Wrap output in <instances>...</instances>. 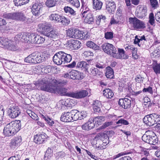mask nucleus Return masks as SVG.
<instances>
[{
  "label": "nucleus",
  "mask_w": 160,
  "mask_h": 160,
  "mask_svg": "<svg viewBox=\"0 0 160 160\" xmlns=\"http://www.w3.org/2000/svg\"><path fill=\"white\" fill-rule=\"evenodd\" d=\"M57 81L55 79L50 82L44 83L41 86L42 90L52 93L71 97L72 92H68V89L57 86Z\"/></svg>",
  "instance_id": "nucleus-1"
},
{
  "label": "nucleus",
  "mask_w": 160,
  "mask_h": 160,
  "mask_svg": "<svg viewBox=\"0 0 160 160\" xmlns=\"http://www.w3.org/2000/svg\"><path fill=\"white\" fill-rule=\"evenodd\" d=\"M21 123L19 120L12 121L7 124L3 129V133L6 136L14 135L20 129Z\"/></svg>",
  "instance_id": "nucleus-2"
},
{
  "label": "nucleus",
  "mask_w": 160,
  "mask_h": 160,
  "mask_svg": "<svg viewBox=\"0 0 160 160\" xmlns=\"http://www.w3.org/2000/svg\"><path fill=\"white\" fill-rule=\"evenodd\" d=\"M160 121V116L156 113L148 115L143 119L145 123L148 126H152Z\"/></svg>",
  "instance_id": "nucleus-3"
},
{
  "label": "nucleus",
  "mask_w": 160,
  "mask_h": 160,
  "mask_svg": "<svg viewBox=\"0 0 160 160\" xmlns=\"http://www.w3.org/2000/svg\"><path fill=\"white\" fill-rule=\"evenodd\" d=\"M4 18L8 19L17 20L25 21L28 19L21 12L5 13L3 15Z\"/></svg>",
  "instance_id": "nucleus-4"
},
{
  "label": "nucleus",
  "mask_w": 160,
  "mask_h": 160,
  "mask_svg": "<svg viewBox=\"0 0 160 160\" xmlns=\"http://www.w3.org/2000/svg\"><path fill=\"white\" fill-rule=\"evenodd\" d=\"M129 22L133 28L136 30H140L144 29L146 27L144 22L136 18H129Z\"/></svg>",
  "instance_id": "nucleus-5"
},
{
  "label": "nucleus",
  "mask_w": 160,
  "mask_h": 160,
  "mask_svg": "<svg viewBox=\"0 0 160 160\" xmlns=\"http://www.w3.org/2000/svg\"><path fill=\"white\" fill-rule=\"evenodd\" d=\"M51 29L50 26L46 25L43 26L42 29L39 28L38 30L43 34L44 36L48 37L54 38L57 36L55 31L54 30H50Z\"/></svg>",
  "instance_id": "nucleus-6"
},
{
  "label": "nucleus",
  "mask_w": 160,
  "mask_h": 160,
  "mask_svg": "<svg viewBox=\"0 0 160 160\" xmlns=\"http://www.w3.org/2000/svg\"><path fill=\"white\" fill-rule=\"evenodd\" d=\"M63 44L65 46L68 47L69 49L72 50H77L81 47L82 44L79 41H63Z\"/></svg>",
  "instance_id": "nucleus-7"
},
{
  "label": "nucleus",
  "mask_w": 160,
  "mask_h": 160,
  "mask_svg": "<svg viewBox=\"0 0 160 160\" xmlns=\"http://www.w3.org/2000/svg\"><path fill=\"white\" fill-rule=\"evenodd\" d=\"M102 49L106 53L113 57L115 52H116V48L111 44L106 43L102 45Z\"/></svg>",
  "instance_id": "nucleus-8"
},
{
  "label": "nucleus",
  "mask_w": 160,
  "mask_h": 160,
  "mask_svg": "<svg viewBox=\"0 0 160 160\" xmlns=\"http://www.w3.org/2000/svg\"><path fill=\"white\" fill-rule=\"evenodd\" d=\"M8 113L9 116L14 118L18 116L21 112L17 106H12L9 108Z\"/></svg>",
  "instance_id": "nucleus-9"
},
{
  "label": "nucleus",
  "mask_w": 160,
  "mask_h": 160,
  "mask_svg": "<svg viewBox=\"0 0 160 160\" xmlns=\"http://www.w3.org/2000/svg\"><path fill=\"white\" fill-rule=\"evenodd\" d=\"M0 46L12 51H15L16 48L12 41H0Z\"/></svg>",
  "instance_id": "nucleus-10"
},
{
  "label": "nucleus",
  "mask_w": 160,
  "mask_h": 160,
  "mask_svg": "<svg viewBox=\"0 0 160 160\" xmlns=\"http://www.w3.org/2000/svg\"><path fill=\"white\" fill-rule=\"evenodd\" d=\"M118 104L120 107L124 109L130 108L131 105V100L127 98L120 99Z\"/></svg>",
  "instance_id": "nucleus-11"
},
{
  "label": "nucleus",
  "mask_w": 160,
  "mask_h": 160,
  "mask_svg": "<svg viewBox=\"0 0 160 160\" xmlns=\"http://www.w3.org/2000/svg\"><path fill=\"white\" fill-rule=\"evenodd\" d=\"M112 57L117 59H126L128 58V56L125 54L123 49L118 48V52L116 50V52H115Z\"/></svg>",
  "instance_id": "nucleus-12"
},
{
  "label": "nucleus",
  "mask_w": 160,
  "mask_h": 160,
  "mask_svg": "<svg viewBox=\"0 0 160 160\" xmlns=\"http://www.w3.org/2000/svg\"><path fill=\"white\" fill-rule=\"evenodd\" d=\"M88 92L85 90H82L79 92H72L71 97L76 98H81L88 95Z\"/></svg>",
  "instance_id": "nucleus-13"
},
{
  "label": "nucleus",
  "mask_w": 160,
  "mask_h": 160,
  "mask_svg": "<svg viewBox=\"0 0 160 160\" xmlns=\"http://www.w3.org/2000/svg\"><path fill=\"white\" fill-rule=\"evenodd\" d=\"M74 36L73 38L80 40L85 39L86 33L82 31L79 30L77 28H74Z\"/></svg>",
  "instance_id": "nucleus-14"
},
{
  "label": "nucleus",
  "mask_w": 160,
  "mask_h": 160,
  "mask_svg": "<svg viewBox=\"0 0 160 160\" xmlns=\"http://www.w3.org/2000/svg\"><path fill=\"white\" fill-rule=\"evenodd\" d=\"M62 51L56 53L53 57V60L56 64L60 65L63 62Z\"/></svg>",
  "instance_id": "nucleus-15"
},
{
  "label": "nucleus",
  "mask_w": 160,
  "mask_h": 160,
  "mask_svg": "<svg viewBox=\"0 0 160 160\" xmlns=\"http://www.w3.org/2000/svg\"><path fill=\"white\" fill-rule=\"evenodd\" d=\"M46 137V135L45 133L37 134L34 136V142L38 144H42L44 142Z\"/></svg>",
  "instance_id": "nucleus-16"
},
{
  "label": "nucleus",
  "mask_w": 160,
  "mask_h": 160,
  "mask_svg": "<svg viewBox=\"0 0 160 160\" xmlns=\"http://www.w3.org/2000/svg\"><path fill=\"white\" fill-rule=\"evenodd\" d=\"M21 142L22 138L21 137L18 136L12 140L10 143V146L11 148H15L16 147L20 145Z\"/></svg>",
  "instance_id": "nucleus-17"
},
{
  "label": "nucleus",
  "mask_w": 160,
  "mask_h": 160,
  "mask_svg": "<svg viewBox=\"0 0 160 160\" xmlns=\"http://www.w3.org/2000/svg\"><path fill=\"white\" fill-rule=\"evenodd\" d=\"M147 8L145 7H140L138 11L137 16L139 18H144L147 14Z\"/></svg>",
  "instance_id": "nucleus-18"
},
{
  "label": "nucleus",
  "mask_w": 160,
  "mask_h": 160,
  "mask_svg": "<svg viewBox=\"0 0 160 160\" xmlns=\"http://www.w3.org/2000/svg\"><path fill=\"white\" fill-rule=\"evenodd\" d=\"M72 114L70 112H67L63 113L61 117V120L64 122L72 121Z\"/></svg>",
  "instance_id": "nucleus-19"
},
{
  "label": "nucleus",
  "mask_w": 160,
  "mask_h": 160,
  "mask_svg": "<svg viewBox=\"0 0 160 160\" xmlns=\"http://www.w3.org/2000/svg\"><path fill=\"white\" fill-rule=\"evenodd\" d=\"M82 17L84 18V21L85 22L89 24L92 23L94 22V17L91 12L85 14L84 15H81Z\"/></svg>",
  "instance_id": "nucleus-20"
},
{
  "label": "nucleus",
  "mask_w": 160,
  "mask_h": 160,
  "mask_svg": "<svg viewBox=\"0 0 160 160\" xmlns=\"http://www.w3.org/2000/svg\"><path fill=\"white\" fill-rule=\"evenodd\" d=\"M70 79H80L82 78L81 73L80 72L76 70H73L70 72Z\"/></svg>",
  "instance_id": "nucleus-21"
},
{
  "label": "nucleus",
  "mask_w": 160,
  "mask_h": 160,
  "mask_svg": "<svg viewBox=\"0 0 160 160\" xmlns=\"http://www.w3.org/2000/svg\"><path fill=\"white\" fill-rule=\"evenodd\" d=\"M76 67L82 70H84L86 72L89 68H90V66L86 62L82 61L78 63Z\"/></svg>",
  "instance_id": "nucleus-22"
},
{
  "label": "nucleus",
  "mask_w": 160,
  "mask_h": 160,
  "mask_svg": "<svg viewBox=\"0 0 160 160\" xmlns=\"http://www.w3.org/2000/svg\"><path fill=\"white\" fill-rule=\"evenodd\" d=\"M116 5L113 2H109L106 5V10L109 13L114 12L116 9Z\"/></svg>",
  "instance_id": "nucleus-23"
},
{
  "label": "nucleus",
  "mask_w": 160,
  "mask_h": 160,
  "mask_svg": "<svg viewBox=\"0 0 160 160\" xmlns=\"http://www.w3.org/2000/svg\"><path fill=\"white\" fill-rule=\"evenodd\" d=\"M37 68V70H41V72L47 74L51 72L52 68L50 66L41 65L38 66Z\"/></svg>",
  "instance_id": "nucleus-24"
},
{
  "label": "nucleus",
  "mask_w": 160,
  "mask_h": 160,
  "mask_svg": "<svg viewBox=\"0 0 160 160\" xmlns=\"http://www.w3.org/2000/svg\"><path fill=\"white\" fill-rule=\"evenodd\" d=\"M40 8V5L38 3L34 4L32 7V12L33 14L35 16H39Z\"/></svg>",
  "instance_id": "nucleus-25"
},
{
  "label": "nucleus",
  "mask_w": 160,
  "mask_h": 160,
  "mask_svg": "<svg viewBox=\"0 0 160 160\" xmlns=\"http://www.w3.org/2000/svg\"><path fill=\"white\" fill-rule=\"evenodd\" d=\"M95 126L94 123L89 121L88 122L82 125V129L84 130H89L92 129Z\"/></svg>",
  "instance_id": "nucleus-26"
},
{
  "label": "nucleus",
  "mask_w": 160,
  "mask_h": 160,
  "mask_svg": "<svg viewBox=\"0 0 160 160\" xmlns=\"http://www.w3.org/2000/svg\"><path fill=\"white\" fill-rule=\"evenodd\" d=\"M82 11L81 15H84L85 14H87L88 12L89 13L91 12L88 8V4L86 2L82 1Z\"/></svg>",
  "instance_id": "nucleus-27"
},
{
  "label": "nucleus",
  "mask_w": 160,
  "mask_h": 160,
  "mask_svg": "<svg viewBox=\"0 0 160 160\" xmlns=\"http://www.w3.org/2000/svg\"><path fill=\"white\" fill-rule=\"evenodd\" d=\"M35 59V63H40L44 61L45 57L43 56L42 53L34 52Z\"/></svg>",
  "instance_id": "nucleus-28"
},
{
  "label": "nucleus",
  "mask_w": 160,
  "mask_h": 160,
  "mask_svg": "<svg viewBox=\"0 0 160 160\" xmlns=\"http://www.w3.org/2000/svg\"><path fill=\"white\" fill-rule=\"evenodd\" d=\"M28 38L29 40H45V37L43 38L38 35H35L33 33H28Z\"/></svg>",
  "instance_id": "nucleus-29"
},
{
  "label": "nucleus",
  "mask_w": 160,
  "mask_h": 160,
  "mask_svg": "<svg viewBox=\"0 0 160 160\" xmlns=\"http://www.w3.org/2000/svg\"><path fill=\"white\" fill-rule=\"evenodd\" d=\"M102 2L100 0H93V7L95 10H100L102 8Z\"/></svg>",
  "instance_id": "nucleus-30"
},
{
  "label": "nucleus",
  "mask_w": 160,
  "mask_h": 160,
  "mask_svg": "<svg viewBox=\"0 0 160 160\" xmlns=\"http://www.w3.org/2000/svg\"><path fill=\"white\" fill-rule=\"evenodd\" d=\"M98 72V70L97 68L90 66V68H89L86 73H88L92 76H95L97 75Z\"/></svg>",
  "instance_id": "nucleus-31"
},
{
  "label": "nucleus",
  "mask_w": 160,
  "mask_h": 160,
  "mask_svg": "<svg viewBox=\"0 0 160 160\" xmlns=\"http://www.w3.org/2000/svg\"><path fill=\"white\" fill-rule=\"evenodd\" d=\"M92 105L94 112H99L100 111V108L102 106L100 101L98 100L94 101Z\"/></svg>",
  "instance_id": "nucleus-32"
},
{
  "label": "nucleus",
  "mask_w": 160,
  "mask_h": 160,
  "mask_svg": "<svg viewBox=\"0 0 160 160\" xmlns=\"http://www.w3.org/2000/svg\"><path fill=\"white\" fill-rule=\"evenodd\" d=\"M61 16L58 14L53 13L49 16V18L52 21L59 22L61 20Z\"/></svg>",
  "instance_id": "nucleus-33"
},
{
  "label": "nucleus",
  "mask_w": 160,
  "mask_h": 160,
  "mask_svg": "<svg viewBox=\"0 0 160 160\" xmlns=\"http://www.w3.org/2000/svg\"><path fill=\"white\" fill-rule=\"evenodd\" d=\"M102 140H97L96 139H94L92 142L93 143V146L98 149H102L105 148L103 146H102L101 143H102Z\"/></svg>",
  "instance_id": "nucleus-34"
},
{
  "label": "nucleus",
  "mask_w": 160,
  "mask_h": 160,
  "mask_svg": "<svg viewBox=\"0 0 160 160\" xmlns=\"http://www.w3.org/2000/svg\"><path fill=\"white\" fill-rule=\"evenodd\" d=\"M72 114V121H76L79 119V112L76 109L73 110L71 111Z\"/></svg>",
  "instance_id": "nucleus-35"
},
{
  "label": "nucleus",
  "mask_w": 160,
  "mask_h": 160,
  "mask_svg": "<svg viewBox=\"0 0 160 160\" xmlns=\"http://www.w3.org/2000/svg\"><path fill=\"white\" fill-rule=\"evenodd\" d=\"M103 94L105 97L108 98H111L114 95L112 91L109 88L104 90L103 91Z\"/></svg>",
  "instance_id": "nucleus-36"
},
{
  "label": "nucleus",
  "mask_w": 160,
  "mask_h": 160,
  "mask_svg": "<svg viewBox=\"0 0 160 160\" xmlns=\"http://www.w3.org/2000/svg\"><path fill=\"white\" fill-rule=\"evenodd\" d=\"M105 75L108 78H112L114 76V72L112 69L109 67L107 68Z\"/></svg>",
  "instance_id": "nucleus-37"
},
{
  "label": "nucleus",
  "mask_w": 160,
  "mask_h": 160,
  "mask_svg": "<svg viewBox=\"0 0 160 160\" xmlns=\"http://www.w3.org/2000/svg\"><path fill=\"white\" fill-rule=\"evenodd\" d=\"M63 63L70 62L72 60V57L70 54H67L62 51Z\"/></svg>",
  "instance_id": "nucleus-38"
},
{
  "label": "nucleus",
  "mask_w": 160,
  "mask_h": 160,
  "mask_svg": "<svg viewBox=\"0 0 160 160\" xmlns=\"http://www.w3.org/2000/svg\"><path fill=\"white\" fill-rule=\"evenodd\" d=\"M34 53H32L24 59L25 62L31 63H35V60L33 59L32 57H35Z\"/></svg>",
  "instance_id": "nucleus-39"
},
{
  "label": "nucleus",
  "mask_w": 160,
  "mask_h": 160,
  "mask_svg": "<svg viewBox=\"0 0 160 160\" xmlns=\"http://www.w3.org/2000/svg\"><path fill=\"white\" fill-rule=\"evenodd\" d=\"M28 36V33H20L16 35L15 38L16 40H29Z\"/></svg>",
  "instance_id": "nucleus-40"
},
{
  "label": "nucleus",
  "mask_w": 160,
  "mask_h": 160,
  "mask_svg": "<svg viewBox=\"0 0 160 160\" xmlns=\"http://www.w3.org/2000/svg\"><path fill=\"white\" fill-rule=\"evenodd\" d=\"M152 68L156 74L160 73V63L156 62L153 63L152 64Z\"/></svg>",
  "instance_id": "nucleus-41"
},
{
  "label": "nucleus",
  "mask_w": 160,
  "mask_h": 160,
  "mask_svg": "<svg viewBox=\"0 0 160 160\" xmlns=\"http://www.w3.org/2000/svg\"><path fill=\"white\" fill-rule=\"evenodd\" d=\"M61 20L59 22H61L63 25H68L70 21L69 18L65 17L63 16H61L60 19Z\"/></svg>",
  "instance_id": "nucleus-42"
},
{
  "label": "nucleus",
  "mask_w": 160,
  "mask_h": 160,
  "mask_svg": "<svg viewBox=\"0 0 160 160\" xmlns=\"http://www.w3.org/2000/svg\"><path fill=\"white\" fill-rule=\"evenodd\" d=\"M104 117L102 116H98L95 118L92 122H95V123L98 125L100 124L102 121L104 120Z\"/></svg>",
  "instance_id": "nucleus-43"
},
{
  "label": "nucleus",
  "mask_w": 160,
  "mask_h": 160,
  "mask_svg": "<svg viewBox=\"0 0 160 160\" xmlns=\"http://www.w3.org/2000/svg\"><path fill=\"white\" fill-rule=\"evenodd\" d=\"M29 0H14L13 2L16 6H21L28 3Z\"/></svg>",
  "instance_id": "nucleus-44"
},
{
  "label": "nucleus",
  "mask_w": 160,
  "mask_h": 160,
  "mask_svg": "<svg viewBox=\"0 0 160 160\" xmlns=\"http://www.w3.org/2000/svg\"><path fill=\"white\" fill-rule=\"evenodd\" d=\"M59 102L66 107H70L72 105L71 103L72 101L69 99L62 100L60 101Z\"/></svg>",
  "instance_id": "nucleus-45"
},
{
  "label": "nucleus",
  "mask_w": 160,
  "mask_h": 160,
  "mask_svg": "<svg viewBox=\"0 0 160 160\" xmlns=\"http://www.w3.org/2000/svg\"><path fill=\"white\" fill-rule=\"evenodd\" d=\"M67 1L71 5L76 8L80 6V2L78 0H67Z\"/></svg>",
  "instance_id": "nucleus-46"
},
{
  "label": "nucleus",
  "mask_w": 160,
  "mask_h": 160,
  "mask_svg": "<svg viewBox=\"0 0 160 160\" xmlns=\"http://www.w3.org/2000/svg\"><path fill=\"white\" fill-rule=\"evenodd\" d=\"M65 12L71 15H74L75 14V12L72 8L69 7H65L64 8Z\"/></svg>",
  "instance_id": "nucleus-47"
},
{
  "label": "nucleus",
  "mask_w": 160,
  "mask_h": 160,
  "mask_svg": "<svg viewBox=\"0 0 160 160\" xmlns=\"http://www.w3.org/2000/svg\"><path fill=\"white\" fill-rule=\"evenodd\" d=\"M123 21L120 19L119 18L117 17V20H116L113 17H112L111 18L110 24L111 25L117 24L118 23H122L123 22Z\"/></svg>",
  "instance_id": "nucleus-48"
},
{
  "label": "nucleus",
  "mask_w": 160,
  "mask_h": 160,
  "mask_svg": "<svg viewBox=\"0 0 160 160\" xmlns=\"http://www.w3.org/2000/svg\"><path fill=\"white\" fill-rule=\"evenodd\" d=\"M86 45L87 47L93 49H97L98 48V46L91 41L87 42Z\"/></svg>",
  "instance_id": "nucleus-49"
},
{
  "label": "nucleus",
  "mask_w": 160,
  "mask_h": 160,
  "mask_svg": "<svg viewBox=\"0 0 160 160\" xmlns=\"http://www.w3.org/2000/svg\"><path fill=\"white\" fill-rule=\"evenodd\" d=\"M108 139L109 138L107 135L106 134H104L103 137H102L101 140L104 146H105L109 143Z\"/></svg>",
  "instance_id": "nucleus-50"
},
{
  "label": "nucleus",
  "mask_w": 160,
  "mask_h": 160,
  "mask_svg": "<svg viewBox=\"0 0 160 160\" xmlns=\"http://www.w3.org/2000/svg\"><path fill=\"white\" fill-rule=\"evenodd\" d=\"M55 0H46V5L48 7H52L55 5Z\"/></svg>",
  "instance_id": "nucleus-51"
},
{
  "label": "nucleus",
  "mask_w": 160,
  "mask_h": 160,
  "mask_svg": "<svg viewBox=\"0 0 160 160\" xmlns=\"http://www.w3.org/2000/svg\"><path fill=\"white\" fill-rule=\"evenodd\" d=\"M152 53L153 56L156 58L160 57V46L157 48Z\"/></svg>",
  "instance_id": "nucleus-52"
},
{
  "label": "nucleus",
  "mask_w": 160,
  "mask_h": 160,
  "mask_svg": "<svg viewBox=\"0 0 160 160\" xmlns=\"http://www.w3.org/2000/svg\"><path fill=\"white\" fill-rule=\"evenodd\" d=\"M149 22L152 25H153L155 23V19L154 14L151 13L149 16Z\"/></svg>",
  "instance_id": "nucleus-53"
},
{
  "label": "nucleus",
  "mask_w": 160,
  "mask_h": 160,
  "mask_svg": "<svg viewBox=\"0 0 160 160\" xmlns=\"http://www.w3.org/2000/svg\"><path fill=\"white\" fill-rule=\"evenodd\" d=\"M74 28H71L67 30V34L69 37L72 38L74 36Z\"/></svg>",
  "instance_id": "nucleus-54"
},
{
  "label": "nucleus",
  "mask_w": 160,
  "mask_h": 160,
  "mask_svg": "<svg viewBox=\"0 0 160 160\" xmlns=\"http://www.w3.org/2000/svg\"><path fill=\"white\" fill-rule=\"evenodd\" d=\"M151 137V136L147 135L145 134L142 136V139L144 142L149 143Z\"/></svg>",
  "instance_id": "nucleus-55"
},
{
  "label": "nucleus",
  "mask_w": 160,
  "mask_h": 160,
  "mask_svg": "<svg viewBox=\"0 0 160 160\" xmlns=\"http://www.w3.org/2000/svg\"><path fill=\"white\" fill-rule=\"evenodd\" d=\"M93 53L90 51H85L83 53V56L85 58H89L93 56Z\"/></svg>",
  "instance_id": "nucleus-56"
},
{
  "label": "nucleus",
  "mask_w": 160,
  "mask_h": 160,
  "mask_svg": "<svg viewBox=\"0 0 160 160\" xmlns=\"http://www.w3.org/2000/svg\"><path fill=\"white\" fill-rule=\"evenodd\" d=\"M158 140L156 136L151 137L150 140L149 144H151L155 145L158 142Z\"/></svg>",
  "instance_id": "nucleus-57"
},
{
  "label": "nucleus",
  "mask_w": 160,
  "mask_h": 160,
  "mask_svg": "<svg viewBox=\"0 0 160 160\" xmlns=\"http://www.w3.org/2000/svg\"><path fill=\"white\" fill-rule=\"evenodd\" d=\"M112 123L113 122L112 121L106 122L103 123V125L100 127V128L101 129L105 128L111 125Z\"/></svg>",
  "instance_id": "nucleus-58"
},
{
  "label": "nucleus",
  "mask_w": 160,
  "mask_h": 160,
  "mask_svg": "<svg viewBox=\"0 0 160 160\" xmlns=\"http://www.w3.org/2000/svg\"><path fill=\"white\" fill-rule=\"evenodd\" d=\"M105 36L106 39H111L113 37V33L112 32H107L105 33Z\"/></svg>",
  "instance_id": "nucleus-59"
},
{
  "label": "nucleus",
  "mask_w": 160,
  "mask_h": 160,
  "mask_svg": "<svg viewBox=\"0 0 160 160\" xmlns=\"http://www.w3.org/2000/svg\"><path fill=\"white\" fill-rule=\"evenodd\" d=\"M116 123L117 124L121 123L125 125H128L129 124L128 121L122 119L119 120Z\"/></svg>",
  "instance_id": "nucleus-60"
},
{
  "label": "nucleus",
  "mask_w": 160,
  "mask_h": 160,
  "mask_svg": "<svg viewBox=\"0 0 160 160\" xmlns=\"http://www.w3.org/2000/svg\"><path fill=\"white\" fill-rule=\"evenodd\" d=\"M87 115V113L86 111H82L79 113V119L81 120L85 118Z\"/></svg>",
  "instance_id": "nucleus-61"
},
{
  "label": "nucleus",
  "mask_w": 160,
  "mask_h": 160,
  "mask_svg": "<svg viewBox=\"0 0 160 160\" xmlns=\"http://www.w3.org/2000/svg\"><path fill=\"white\" fill-rule=\"evenodd\" d=\"M96 21L97 22H99L101 20H104L106 19V17L105 16L101 15H99L96 16Z\"/></svg>",
  "instance_id": "nucleus-62"
},
{
  "label": "nucleus",
  "mask_w": 160,
  "mask_h": 160,
  "mask_svg": "<svg viewBox=\"0 0 160 160\" xmlns=\"http://www.w3.org/2000/svg\"><path fill=\"white\" fill-rule=\"evenodd\" d=\"M151 4L153 8H156L158 5L157 0H150Z\"/></svg>",
  "instance_id": "nucleus-63"
},
{
  "label": "nucleus",
  "mask_w": 160,
  "mask_h": 160,
  "mask_svg": "<svg viewBox=\"0 0 160 160\" xmlns=\"http://www.w3.org/2000/svg\"><path fill=\"white\" fill-rule=\"evenodd\" d=\"M27 42L29 43H31L33 44H40V43H43L44 41H42L41 42V41H28Z\"/></svg>",
  "instance_id": "nucleus-64"
}]
</instances>
